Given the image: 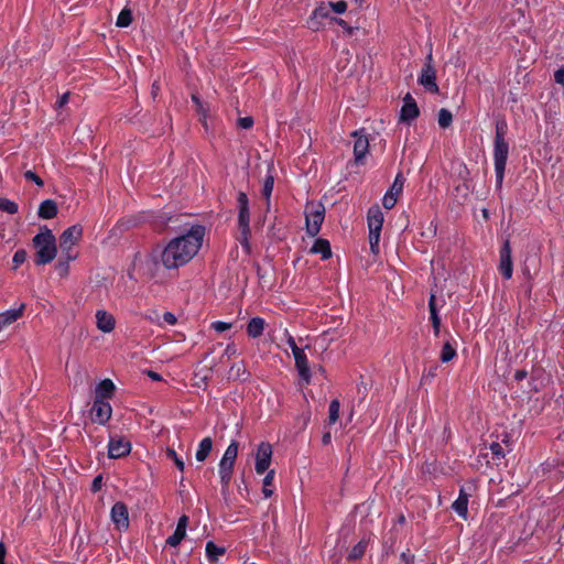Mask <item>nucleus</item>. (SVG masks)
Masks as SVG:
<instances>
[{
	"label": "nucleus",
	"mask_w": 564,
	"mask_h": 564,
	"mask_svg": "<svg viewBox=\"0 0 564 564\" xmlns=\"http://www.w3.org/2000/svg\"><path fill=\"white\" fill-rule=\"evenodd\" d=\"M25 311V304L22 303L19 308L15 310H9L3 313H0V330L4 327H8L9 325L17 322L19 318H21Z\"/></svg>",
	"instance_id": "17"
},
{
	"label": "nucleus",
	"mask_w": 564,
	"mask_h": 564,
	"mask_svg": "<svg viewBox=\"0 0 564 564\" xmlns=\"http://www.w3.org/2000/svg\"><path fill=\"white\" fill-rule=\"evenodd\" d=\"M312 253H319L322 259H328L332 257V250L329 241L323 238H318L315 240L314 245L311 248Z\"/></svg>",
	"instance_id": "22"
},
{
	"label": "nucleus",
	"mask_w": 564,
	"mask_h": 564,
	"mask_svg": "<svg viewBox=\"0 0 564 564\" xmlns=\"http://www.w3.org/2000/svg\"><path fill=\"white\" fill-rule=\"evenodd\" d=\"M490 451H491L492 455L495 457H497L498 459H500L505 456L502 446L497 442H494L490 444Z\"/></svg>",
	"instance_id": "47"
},
{
	"label": "nucleus",
	"mask_w": 564,
	"mask_h": 564,
	"mask_svg": "<svg viewBox=\"0 0 564 564\" xmlns=\"http://www.w3.org/2000/svg\"><path fill=\"white\" fill-rule=\"evenodd\" d=\"M379 240H380V235L369 234L370 249L373 254L379 253Z\"/></svg>",
	"instance_id": "44"
},
{
	"label": "nucleus",
	"mask_w": 564,
	"mask_h": 564,
	"mask_svg": "<svg viewBox=\"0 0 564 564\" xmlns=\"http://www.w3.org/2000/svg\"><path fill=\"white\" fill-rule=\"evenodd\" d=\"M131 452V443L121 436H111L108 445V455L110 458H120Z\"/></svg>",
	"instance_id": "7"
},
{
	"label": "nucleus",
	"mask_w": 564,
	"mask_h": 564,
	"mask_svg": "<svg viewBox=\"0 0 564 564\" xmlns=\"http://www.w3.org/2000/svg\"><path fill=\"white\" fill-rule=\"evenodd\" d=\"M75 134L80 142H89L93 138V129L88 123H82L76 128Z\"/></svg>",
	"instance_id": "26"
},
{
	"label": "nucleus",
	"mask_w": 564,
	"mask_h": 564,
	"mask_svg": "<svg viewBox=\"0 0 564 564\" xmlns=\"http://www.w3.org/2000/svg\"><path fill=\"white\" fill-rule=\"evenodd\" d=\"M429 308H430L431 321H432V325H433V329H434V335L438 336L440 328H441V318L437 313L436 296L434 293H432L430 296Z\"/></svg>",
	"instance_id": "23"
},
{
	"label": "nucleus",
	"mask_w": 564,
	"mask_h": 564,
	"mask_svg": "<svg viewBox=\"0 0 564 564\" xmlns=\"http://www.w3.org/2000/svg\"><path fill=\"white\" fill-rule=\"evenodd\" d=\"M24 177L28 180V181H32L34 182L37 186L42 187L44 185V182L43 180L37 176L34 172L32 171H26L24 173Z\"/></svg>",
	"instance_id": "46"
},
{
	"label": "nucleus",
	"mask_w": 564,
	"mask_h": 564,
	"mask_svg": "<svg viewBox=\"0 0 564 564\" xmlns=\"http://www.w3.org/2000/svg\"><path fill=\"white\" fill-rule=\"evenodd\" d=\"M115 384L110 379H104L96 387L95 399H110L115 392Z\"/></svg>",
	"instance_id": "20"
},
{
	"label": "nucleus",
	"mask_w": 564,
	"mask_h": 564,
	"mask_svg": "<svg viewBox=\"0 0 564 564\" xmlns=\"http://www.w3.org/2000/svg\"><path fill=\"white\" fill-rule=\"evenodd\" d=\"M212 327L216 330V332H225L227 329H229L231 327V324L230 323H226V322H215L213 323Z\"/></svg>",
	"instance_id": "52"
},
{
	"label": "nucleus",
	"mask_w": 564,
	"mask_h": 564,
	"mask_svg": "<svg viewBox=\"0 0 564 564\" xmlns=\"http://www.w3.org/2000/svg\"><path fill=\"white\" fill-rule=\"evenodd\" d=\"M163 319H164L165 323H167L170 325H175L176 322H177L176 316L173 313H171V312H165L163 314Z\"/></svg>",
	"instance_id": "55"
},
{
	"label": "nucleus",
	"mask_w": 564,
	"mask_h": 564,
	"mask_svg": "<svg viewBox=\"0 0 564 564\" xmlns=\"http://www.w3.org/2000/svg\"><path fill=\"white\" fill-rule=\"evenodd\" d=\"M57 215V204L53 199H45L40 204L37 216L41 219H52Z\"/></svg>",
	"instance_id": "19"
},
{
	"label": "nucleus",
	"mask_w": 564,
	"mask_h": 564,
	"mask_svg": "<svg viewBox=\"0 0 564 564\" xmlns=\"http://www.w3.org/2000/svg\"><path fill=\"white\" fill-rule=\"evenodd\" d=\"M507 133V122L505 120H500L496 123V134L495 140H505Z\"/></svg>",
	"instance_id": "40"
},
{
	"label": "nucleus",
	"mask_w": 564,
	"mask_h": 564,
	"mask_svg": "<svg viewBox=\"0 0 564 564\" xmlns=\"http://www.w3.org/2000/svg\"><path fill=\"white\" fill-rule=\"evenodd\" d=\"M232 470L219 469L220 481L223 485V495L226 496L229 482L231 479Z\"/></svg>",
	"instance_id": "37"
},
{
	"label": "nucleus",
	"mask_w": 564,
	"mask_h": 564,
	"mask_svg": "<svg viewBox=\"0 0 564 564\" xmlns=\"http://www.w3.org/2000/svg\"><path fill=\"white\" fill-rule=\"evenodd\" d=\"M101 481H102V477L100 475L95 477V479L93 480V484H91V491L93 492H97L98 490H100Z\"/></svg>",
	"instance_id": "56"
},
{
	"label": "nucleus",
	"mask_w": 564,
	"mask_h": 564,
	"mask_svg": "<svg viewBox=\"0 0 564 564\" xmlns=\"http://www.w3.org/2000/svg\"><path fill=\"white\" fill-rule=\"evenodd\" d=\"M238 124L242 129H250L253 126L252 117H242L238 119Z\"/></svg>",
	"instance_id": "51"
},
{
	"label": "nucleus",
	"mask_w": 564,
	"mask_h": 564,
	"mask_svg": "<svg viewBox=\"0 0 564 564\" xmlns=\"http://www.w3.org/2000/svg\"><path fill=\"white\" fill-rule=\"evenodd\" d=\"M456 356L455 348L451 345V343L446 341L443 345L440 359L442 362H448Z\"/></svg>",
	"instance_id": "30"
},
{
	"label": "nucleus",
	"mask_w": 564,
	"mask_h": 564,
	"mask_svg": "<svg viewBox=\"0 0 564 564\" xmlns=\"http://www.w3.org/2000/svg\"><path fill=\"white\" fill-rule=\"evenodd\" d=\"M239 444L236 441H232L230 445L225 451V454L219 463V469L234 470V466L238 455Z\"/></svg>",
	"instance_id": "14"
},
{
	"label": "nucleus",
	"mask_w": 564,
	"mask_h": 564,
	"mask_svg": "<svg viewBox=\"0 0 564 564\" xmlns=\"http://www.w3.org/2000/svg\"><path fill=\"white\" fill-rule=\"evenodd\" d=\"M187 523H188V518H187L186 516H182V517L178 519V522H177L176 529H178V530H182V531L186 532Z\"/></svg>",
	"instance_id": "57"
},
{
	"label": "nucleus",
	"mask_w": 564,
	"mask_h": 564,
	"mask_svg": "<svg viewBox=\"0 0 564 564\" xmlns=\"http://www.w3.org/2000/svg\"><path fill=\"white\" fill-rule=\"evenodd\" d=\"M250 234V229L249 230H240V236H239V241L240 243L242 245L243 248H246L247 250H249V242H248V236Z\"/></svg>",
	"instance_id": "53"
},
{
	"label": "nucleus",
	"mask_w": 564,
	"mask_h": 564,
	"mask_svg": "<svg viewBox=\"0 0 564 564\" xmlns=\"http://www.w3.org/2000/svg\"><path fill=\"white\" fill-rule=\"evenodd\" d=\"M329 6H319L314 10L315 17H318L319 19L328 18L329 15Z\"/></svg>",
	"instance_id": "48"
},
{
	"label": "nucleus",
	"mask_w": 564,
	"mask_h": 564,
	"mask_svg": "<svg viewBox=\"0 0 564 564\" xmlns=\"http://www.w3.org/2000/svg\"><path fill=\"white\" fill-rule=\"evenodd\" d=\"M307 24H308V28L313 31H318L322 26V22L319 21V18L315 17L314 13L307 21Z\"/></svg>",
	"instance_id": "49"
},
{
	"label": "nucleus",
	"mask_w": 564,
	"mask_h": 564,
	"mask_svg": "<svg viewBox=\"0 0 564 564\" xmlns=\"http://www.w3.org/2000/svg\"><path fill=\"white\" fill-rule=\"evenodd\" d=\"M310 212L306 214V231L308 236L315 237L321 230V226L325 218V207L322 204L308 206Z\"/></svg>",
	"instance_id": "5"
},
{
	"label": "nucleus",
	"mask_w": 564,
	"mask_h": 564,
	"mask_svg": "<svg viewBox=\"0 0 564 564\" xmlns=\"http://www.w3.org/2000/svg\"><path fill=\"white\" fill-rule=\"evenodd\" d=\"M133 17L132 11L129 8H124L121 10L117 18L116 25L118 28H127L132 23Z\"/></svg>",
	"instance_id": "28"
},
{
	"label": "nucleus",
	"mask_w": 564,
	"mask_h": 564,
	"mask_svg": "<svg viewBox=\"0 0 564 564\" xmlns=\"http://www.w3.org/2000/svg\"><path fill=\"white\" fill-rule=\"evenodd\" d=\"M212 448H213V441L210 437H205L200 441L199 445H198V449L196 452V459L198 462H204L209 453L212 452Z\"/></svg>",
	"instance_id": "25"
},
{
	"label": "nucleus",
	"mask_w": 564,
	"mask_h": 564,
	"mask_svg": "<svg viewBox=\"0 0 564 564\" xmlns=\"http://www.w3.org/2000/svg\"><path fill=\"white\" fill-rule=\"evenodd\" d=\"M0 210L13 215L18 213V205L8 198L0 197Z\"/></svg>",
	"instance_id": "34"
},
{
	"label": "nucleus",
	"mask_w": 564,
	"mask_h": 564,
	"mask_svg": "<svg viewBox=\"0 0 564 564\" xmlns=\"http://www.w3.org/2000/svg\"><path fill=\"white\" fill-rule=\"evenodd\" d=\"M96 325L99 330L110 333L115 329L116 319L107 311L98 310L96 312Z\"/></svg>",
	"instance_id": "15"
},
{
	"label": "nucleus",
	"mask_w": 564,
	"mask_h": 564,
	"mask_svg": "<svg viewBox=\"0 0 564 564\" xmlns=\"http://www.w3.org/2000/svg\"><path fill=\"white\" fill-rule=\"evenodd\" d=\"M272 456V446L269 443L262 442L256 455V471L263 474L270 466Z\"/></svg>",
	"instance_id": "8"
},
{
	"label": "nucleus",
	"mask_w": 564,
	"mask_h": 564,
	"mask_svg": "<svg viewBox=\"0 0 564 564\" xmlns=\"http://www.w3.org/2000/svg\"><path fill=\"white\" fill-rule=\"evenodd\" d=\"M420 115L416 104L403 105L400 110L399 120L402 123L411 124Z\"/></svg>",
	"instance_id": "18"
},
{
	"label": "nucleus",
	"mask_w": 564,
	"mask_h": 564,
	"mask_svg": "<svg viewBox=\"0 0 564 564\" xmlns=\"http://www.w3.org/2000/svg\"><path fill=\"white\" fill-rule=\"evenodd\" d=\"M111 520L119 531L127 530L129 528V512L123 502L119 501L112 506Z\"/></svg>",
	"instance_id": "9"
},
{
	"label": "nucleus",
	"mask_w": 564,
	"mask_h": 564,
	"mask_svg": "<svg viewBox=\"0 0 564 564\" xmlns=\"http://www.w3.org/2000/svg\"><path fill=\"white\" fill-rule=\"evenodd\" d=\"M72 260H67V256H63V253L59 257L58 262L56 263L55 268L61 276H66L69 272V262Z\"/></svg>",
	"instance_id": "33"
},
{
	"label": "nucleus",
	"mask_w": 564,
	"mask_h": 564,
	"mask_svg": "<svg viewBox=\"0 0 564 564\" xmlns=\"http://www.w3.org/2000/svg\"><path fill=\"white\" fill-rule=\"evenodd\" d=\"M204 234V227L196 225L186 235L171 240L161 254L163 265L175 269L187 263L198 252Z\"/></svg>",
	"instance_id": "1"
},
{
	"label": "nucleus",
	"mask_w": 564,
	"mask_h": 564,
	"mask_svg": "<svg viewBox=\"0 0 564 564\" xmlns=\"http://www.w3.org/2000/svg\"><path fill=\"white\" fill-rule=\"evenodd\" d=\"M249 208H240L238 216L239 230H249Z\"/></svg>",
	"instance_id": "32"
},
{
	"label": "nucleus",
	"mask_w": 564,
	"mask_h": 564,
	"mask_svg": "<svg viewBox=\"0 0 564 564\" xmlns=\"http://www.w3.org/2000/svg\"><path fill=\"white\" fill-rule=\"evenodd\" d=\"M237 202H238L239 209L240 208H249V200H248L246 193L239 192Z\"/></svg>",
	"instance_id": "50"
},
{
	"label": "nucleus",
	"mask_w": 564,
	"mask_h": 564,
	"mask_svg": "<svg viewBox=\"0 0 564 564\" xmlns=\"http://www.w3.org/2000/svg\"><path fill=\"white\" fill-rule=\"evenodd\" d=\"M110 404L101 399H95L91 408L93 420L99 424H105L111 417Z\"/></svg>",
	"instance_id": "10"
},
{
	"label": "nucleus",
	"mask_w": 564,
	"mask_h": 564,
	"mask_svg": "<svg viewBox=\"0 0 564 564\" xmlns=\"http://www.w3.org/2000/svg\"><path fill=\"white\" fill-rule=\"evenodd\" d=\"M527 376H528V372L525 370H523V369L517 370L516 373H514V379L518 380V381H521L524 378H527Z\"/></svg>",
	"instance_id": "62"
},
{
	"label": "nucleus",
	"mask_w": 564,
	"mask_h": 564,
	"mask_svg": "<svg viewBox=\"0 0 564 564\" xmlns=\"http://www.w3.org/2000/svg\"><path fill=\"white\" fill-rule=\"evenodd\" d=\"M409 104H416V101L414 100V98L412 97V95L410 93H408L403 98V105H409Z\"/></svg>",
	"instance_id": "64"
},
{
	"label": "nucleus",
	"mask_w": 564,
	"mask_h": 564,
	"mask_svg": "<svg viewBox=\"0 0 564 564\" xmlns=\"http://www.w3.org/2000/svg\"><path fill=\"white\" fill-rule=\"evenodd\" d=\"M265 321L262 317H253L247 324V334L251 338H258L262 336L265 328Z\"/></svg>",
	"instance_id": "21"
},
{
	"label": "nucleus",
	"mask_w": 564,
	"mask_h": 564,
	"mask_svg": "<svg viewBox=\"0 0 564 564\" xmlns=\"http://www.w3.org/2000/svg\"><path fill=\"white\" fill-rule=\"evenodd\" d=\"M452 121H453V116H452L451 111H448L445 108H442L438 111V124H440V127L443 128V129L448 128L452 124Z\"/></svg>",
	"instance_id": "31"
},
{
	"label": "nucleus",
	"mask_w": 564,
	"mask_h": 564,
	"mask_svg": "<svg viewBox=\"0 0 564 564\" xmlns=\"http://www.w3.org/2000/svg\"><path fill=\"white\" fill-rule=\"evenodd\" d=\"M468 495L460 489L459 497L453 502L452 508L463 518L467 517Z\"/></svg>",
	"instance_id": "24"
},
{
	"label": "nucleus",
	"mask_w": 564,
	"mask_h": 564,
	"mask_svg": "<svg viewBox=\"0 0 564 564\" xmlns=\"http://www.w3.org/2000/svg\"><path fill=\"white\" fill-rule=\"evenodd\" d=\"M468 191H469V188H468L467 184H462V185H458V186L456 187V192H457V193H462V196H463L464 198L467 196Z\"/></svg>",
	"instance_id": "61"
},
{
	"label": "nucleus",
	"mask_w": 564,
	"mask_h": 564,
	"mask_svg": "<svg viewBox=\"0 0 564 564\" xmlns=\"http://www.w3.org/2000/svg\"><path fill=\"white\" fill-rule=\"evenodd\" d=\"M69 100V93H65L57 101L58 107H64Z\"/></svg>",
	"instance_id": "63"
},
{
	"label": "nucleus",
	"mask_w": 564,
	"mask_h": 564,
	"mask_svg": "<svg viewBox=\"0 0 564 564\" xmlns=\"http://www.w3.org/2000/svg\"><path fill=\"white\" fill-rule=\"evenodd\" d=\"M368 228L369 234H378L380 235L382 224H383V214L378 205H373L368 210Z\"/></svg>",
	"instance_id": "12"
},
{
	"label": "nucleus",
	"mask_w": 564,
	"mask_h": 564,
	"mask_svg": "<svg viewBox=\"0 0 564 564\" xmlns=\"http://www.w3.org/2000/svg\"><path fill=\"white\" fill-rule=\"evenodd\" d=\"M397 200H398V196L392 195L391 193L387 192L386 195L383 196L382 205L384 208L391 209L395 206Z\"/></svg>",
	"instance_id": "42"
},
{
	"label": "nucleus",
	"mask_w": 564,
	"mask_h": 564,
	"mask_svg": "<svg viewBox=\"0 0 564 564\" xmlns=\"http://www.w3.org/2000/svg\"><path fill=\"white\" fill-rule=\"evenodd\" d=\"M328 6L336 13H344L347 10V3L345 1L329 2Z\"/></svg>",
	"instance_id": "45"
},
{
	"label": "nucleus",
	"mask_w": 564,
	"mask_h": 564,
	"mask_svg": "<svg viewBox=\"0 0 564 564\" xmlns=\"http://www.w3.org/2000/svg\"><path fill=\"white\" fill-rule=\"evenodd\" d=\"M185 534H186V532L175 529L173 535H171L166 540V544H169L171 546H177L181 543V541L185 538Z\"/></svg>",
	"instance_id": "38"
},
{
	"label": "nucleus",
	"mask_w": 564,
	"mask_h": 564,
	"mask_svg": "<svg viewBox=\"0 0 564 564\" xmlns=\"http://www.w3.org/2000/svg\"><path fill=\"white\" fill-rule=\"evenodd\" d=\"M166 456H167V458L173 459V462L175 463L178 470H181V471L184 470V467H185L184 462L177 457V454L174 449L167 448Z\"/></svg>",
	"instance_id": "41"
},
{
	"label": "nucleus",
	"mask_w": 564,
	"mask_h": 564,
	"mask_svg": "<svg viewBox=\"0 0 564 564\" xmlns=\"http://www.w3.org/2000/svg\"><path fill=\"white\" fill-rule=\"evenodd\" d=\"M404 177L402 176V174H398L394 178V182L390 188V191H388V193H391L392 195H395V196H399L403 189V186H404Z\"/></svg>",
	"instance_id": "35"
},
{
	"label": "nucleus",
	"mask_w": 564,
	"mask_h": 564,
	"mask_svg": "<svg viewBox=\"0 0 564 564\" xmlns=\"http://www.w3.org/2000/svg\"><path fill=\"white\" fill-rule=\"evenodd\" d=\"M197 112L200 115V121L203 122L204 126H206V117H207V111H208V108L205 107V105L202 102L197 106L196 108Z\"/></svg>",
	"instance_id": "54"
},
{
	"label": "nucleus",
	"mask_w": 564,
	"mask_h": 564,
	"mask_svg": "<svg viewBox=\"0 0 564 564\" xmlns=\"http://www.w3.org/2000/svg\"><path fill=\"white\" fill-rule=\"evenodd\" d=\"M554 80H555L557 84L564 85V67H563V68L557 69V70L554 73Z\"/></svg>",
	"instance_id": "58"
},
{
	"label": "nucleus",
	"mask_w": 564,
	"mask_h": 564,
	"mask_svg": "<svg viewBox=\"0 0 564 564\" xmlns=\"http://www.w3.org/2000/svg\"><path fill=\"white\" fill-rule=\"evenodd\" d=\"M367 545H368V541L367 540H361L359 541L350 551V553L348 554V560L349 561H355V560H358L360 558L365 552H366V549H367Z\"/></svg>",
	"instance_id": "29"
},
{
	"label": "nucleus",
	"mask_w": 564,
	"mask_h": 564,
	"mask_svg": "<svg viewBox=\"0 0 564 564\" xmlns=\"http://www.w3.org/2000/svg\"><path fill=\"white\" fill-rule=\"evenodd\" d=\"M288 345L290 346V348L293 352V356L295 359V366H296V369L299 370L300 376L306 382H310L311 370H310L308 360H307V357H306L304 350L296 346L293 337H289Z\"/></svg>",
	"instance_id": "6"
},
{
	"label": "nucleus",
	"mask_w": 564,
	"mask_h": 564,
	"mask_svg": "<svg viewBox=\"0 0 564 564\" xmlns=\"http://www.w3.org/2000/svg\"><path fill=\"white\" fill-rule=\"evenodd\" d=\"M273 185H274V177L272 175H268L264 180L263 189H262V194L267 198L268 202H269V198L273 191Z\"/></svg>",
	"instance_id": "39"
},
{
	"label": "nucleus",
	"mask_w": 564,
	"mask_h": 564,
	"mask_svg": "<svg viewBox=\"0 0 564 564\" xmlns=\"http://www.w3.org/2000/svg\"><path fill=\"white\" fill-rule=\"evenodd\" d=\"M225 553V547L216 545L209 541L206 544V554L210 562H216L220 555Z\"/></svg>",
	"instance_id": "27"
},
{
	"label": "nucleus",
	"mask_w": 564,
	"mask_h": 564,
	"mask_svg": "<svg viewBox=\"0 0 564 564\" xmlns=\"http://www.w3.org/2000/svg\"><path fill=\"white\" fill-rule=\"evenodd\" d=\"M419 83L429 91L433 94L438 93V86L436 84V70L432 64L425 63Z\"/></svg>",
	"instance_id": "11"
},
{
	"label": "nucleus",
	"mask_w": 564,
	"mask_h": 564,
	"mask_svg": "<svg viewBox=\"0 0 564 564\" xmlns=\"http://www.w3.org/2000/svg\"><path fill=\"white\" fill-rule=\"evenodd\" d=\"M35 249L34 262L36 265H44L52 262L57 254L56 238L46 226L32 239Z\"/></svg>",
	"instance_id": "2"
},
{
	"label": "nucleus",
	"mask_w": 564,
	"mask_h": 564,
	"mask_svg": "<svg viewBox=\"0 0 564 564\" xmlns=\"http://www.w3.org/2000/svg\"><path fill=\"white\" fill-rule=\"evenodd\" d=\"M334 21H335L338 25H340L341 28H344V29L348 32V34H352L354 29H352L351 26H349L345 20L335 18V19H334Z\"/></svg>",
	"instance_id": "59"
},
{
	"label": "nucleus",
	"mask_w": 564,
	"mask_h": 564,
	"mask_svg": "<svg viewBox=\"0 0 564 564\" xmlns=\"http://www.w3.org/2000/svg\"><path fill=\"white\" fill-rule=\"evenodd\" d=\"M509 154V145L506 140H495L494 160L496 171V187L500 189L503 182L507 159Z\"/></svg>",
	"instance_id": "4"
},
{
	"label": "nucleus",
	"mask_w": 564,
	"mask_h": 564,
	"mask_svg": "<svg viewBox=\"0 0 564 564\" xmlns=\"http://www.w3.org/2000/svg\"><path fill=\"white\" fill-rule=\"evenodd\" d=\"M351 135L356 138L354 144L355 161L356 163H360L368 152L369 141L365 135H360L358 131L352 132Z\"/></svg>",
	"instance_id": "16"
},
{
	"label": "nucleus",
	"mask_w": 564,
	"mask_h": 564,
	"mask_svg": "<svg viewBox=\"0 0 564 564\" xmlns=\"http://www.w3.org/2000/svg\"><path fill=\"white\" fill-rule=\"evenodd\" d=\"M339 408H340V404H339V401L338 400H333L329 404V416H328V420H329V423L330 424H334L338 417H339Z\"/></svg>",
	"instance_id": "36"
},
{
	"label": "nucleus",
	"mask_w": 564,
	"mask_h": 564,
	"mask_svg": "<svg viewBox=\"0 0 564 564\" xmlns=\"http://www.w3.org/2000/svg\"><path fill=\"white\" fill-rule=\"evenodd\" d=\"M500 271L506 279H510L512 275L511 248L509 240L503 243L500 251Z\"/></svg>",
	"instance_id": "13"
},
{
	"label": "nucleus",
	"mask_w": 564,
	"mask_h": 564,
	"mask_svg": "<svg viewBox=\"0 0 564 564\" xmlns=\"http://www.w3.org/2000/svg\"><path fill=\"white\" fill-rule=\"evenodd\" d=\"M83 236V227L74 225L68 227L59 236V248L63 256H67V260H75L77 253L74 252L73 247L80 240Z\"/></svg>",
	"instance_id": "3"
},
{
	"label": "nucleus",
	"mask_w": 564,
	"mask_h": 564,
	"mask_svg": "<svg viewBox=\"0 0 564 564\" xmlns=\"http://www.w3.org/2000/svg\"><path fill=\"white\" fill-rule=\"evenodd\" d=\"M26 251L24 249H19L15 251V253L13 254V263H14V269H17L20 264L24 263V261L26 260Z\"/></svg>",
	"instance_id": "43"
},
{
	"label": "nucleus",
	"mask_w": 564,
	"mask_h": 564,
	"mask_svg": "<svg viewBox=\"0 0 564 564\" xmlns=\"http://www.w3.org/2000/svg\"><path fill=\"white\" fill-rule=\"evenodd\" d=\"M273 478H274V470L268 471V474L265 475V477L263 479V485H265V487L271 486Z\"/></svg>",
	"instance_id": "60"
}]
</instances>
